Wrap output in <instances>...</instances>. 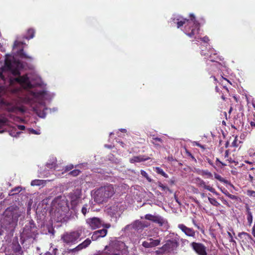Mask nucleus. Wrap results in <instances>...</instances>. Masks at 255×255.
I'll list each match as a JSON object with an SVG mask.
<instances>
[{
    "label": "nucleus",
    "mask_w": 255,
    "mask_h": 255,
    "mask_svg": "<svg viewBox=\"0 0 255 255\" xmlns=\"http://www.w3.org/2000/svg\"><path fill=\"white\" fill-rule=\"evenodd\" d=\"M54 95L48 93L45 90H39L37 88L26 91L24 102L29 104L33 111L40 118H44L46 115L47 108H44L45 101L50 100Z\"/></svg>",
    "instance_id": "f03ea898"
},
{
    "label": "nucleus",
    "mask_w": 255,
    "mask_h": 255,
    "mask_svg": "<svg viewBox=\"0 0 255 255\" xmlns=\"http://www.w3.org/2000/svg\"><path fill=\"white\" fill-rule=\"evenodd\" d=\"M23 43L22 42H20V41H18L17 40H16L15 42H14V45H13V47L14 48H16L17 47H18L19 45H21Z\"/></svg>",
    "instance_id": "de8ad7c7"
},
{
    "label": "nucleus",
    "mask_w": 255,
    "mask_h": 255,
    "mask_svg": "<svg viewBox=\"0 0 255 255\" xmlns=\"http://www.w3.org/2000/svg\"><path fill=\"white\" fill-rule=\"evenodd\" d=\"M120 130H121V131H123V132H126V129H124V128H122Z\"/></svg>",
    "instance_id": "338daca9"
},
{
    "label": "nucleus",
    "mask_w": 255,
    "mask_h": 255,
    "mask_svg": "<svg viewBox=\"0 0 255 255\" xmlns=\"http://www.w3.org/2000/svg\"><path fill=\"white\" fill-rule=\"evenodd\" d=\"M30 133L34 134H39L40 133V132L37 131L33 129H30Z\"/></svg>",
    "instance_id": "8fccbe9b"
},
{
    "label": "nucleus",
    "mask_w": 255,
    "mask_h": 255,
    "mask_svg": "<svg viewBox=\"0 0 255 255\" xmlns=\"http://www.w3.org/2000/svg\"><path fill=\"white\" fill-rule=\"evenodd\" d=\"M6 123V120L4 119H0V127H2ZM3 131H0V133L2 132Z\"/></svg>",
    "instance_id": "09e8293b"
},
{
    "label": "nucleus",
    "mask_w": 255,
    "mask_h": 255,
    "mask_svg": "<svg viewBox=\"0 0 255 255\" xmlns=\"http://www.w3.org/2000/svg\"><path fill=\"white\" fill-rule=\"evenodd\" d=\"M216 162H219V163H221V164L223 166H224L226 165V164H225V163H223L222 162H221V161L219 160V158H216Z\"/></svg>",
    "instance_id": "5fc2aeb1"
},
{
    "label": "nucleus",
    "mask_w": 255,
    "mask_h": 255,
    "mask_svg": "<svg viewBox=\"0 0 255 255\" xmlns=\"http://www.w3.org/2000/svg\"><path fill=\"white\" fill-rule=\"evenodd\" d=\"M119 204H116L110 208V212L113 215H116L118 212Z\"/></svg>",
    "instance_id": "cd10ccee"
},
{
    "label": "nucleus",
    "mask_w": 255,
    "mask_h": 255,
    "mask_svg": "<svg viewBox=\"0 0 255 255\" xmlns=\"http://www.w3.org/2000/svg\"><path fill=\"white\" fill-rule=\"evenodd\" d=\"M24 212V210L16 206H12L7 208L3 213V217L0 220V224L2 228L11 230L17 224L18 218Z\"/></svg>",
    "instance_id": "39448f33"
},
{
    "label": "nucleus",
    "mask_w": 255,
    "mask_h": 255,
    "mask_svg": "<svg viewBox=\"0 0 255 255\" xmlns=\"http://www.w3.org/2000/svg\"><path fill=\"white\" fill-rule=\"evenodd\" d=\"M17 129L20 130H24L25 129V126L23 125L16 126V128L15 129V131H13L12 129L10 131V135L12 136L15 137L18 136L21 132L20 131H16Z\"/></svg>",
    "instance_id": "b1692460"
},
{
    "label": "nucleus",
    "mask_w": 255,
    "mask_h": 255,
    "mask_svg": "<svg viewBox=\"0 0 255 255\" xmlns=\"http://www.w3.org/2000/svg\"><path fill=\"white\" fill-rule=\"evenodd\" d=\"M37 234L36 227L34 222L31 220L25 225L23 232L21 234L20 240L21 244H23L26 242L29 244L32 243Z\"/></svg>",
    "instance_id": "6e6552de"
},
{
    "label": "nucleus",
    "mask_w": 255,
    "mask_h": 255,
    "mask_svg": "<svg viewBox=\"0 0 255 255\" xmlns=\"http://www.w3.org/2000/svg\"><path fill=\"white\" fill-rule=\"evenodd\" d=\"M80 196L81 194L79 190L76 191L71 195V203L72 206H76L77 204Z\"/></svg>",
    "instance_id": "4be33fe9"
},
{
    "label": "nucleus",
    "mask_w": 255,
    "mask_h": 255,
    "mask_svg": "<svg viewBox=\"0 0 255 255\" xmlns=\"http://www.w3.org/2000/svg\"><path fill=\"white\" fill-rule=\"evenodd\" d=\"M201 196L202 198H204L205 197L206 195H205V193H201Z\"/></svg>",
    "instance_id": "0e129e2a"
},
{
    "label": "nucleus",
    "mask_w": 255,
    "mask_h": 255,
    "mask_svg": "<svg viewBox=\"0 0 255 255\" xmlns=\"http://www.w3.org/2000/svg\"><path fill=\"white\" fill-rule=\"evenodd\" d=\"M17 55L21 58H25V59H32V58L29 56H28L26 53H25L23 51V49H21L17 51Z\"/></svg>",
    "instance_id": "bb28decb"
},
{
    "label": "nucleus",
    "mask_w": 255,
    "mask_h": 255,
    "mask_svg": "<svg viewBox=\"0 0 255 255\" xmlns=\"http://www.w3.org/2000/svg\"><path fill=\"white\" fill-rule=\"evenodd\" d=\"M228 236H229V237H230V238H232V237H232V235L231 233H230V232H228Z\"/></svg>",
    "instance_id": "e2e57ef3"
},
{
    "label": "nucleus",
    "mask_w": 255,
    "mask_h": 255,
    "mask_svg": "<svg viewBox=\"0 0 255 255\" xmlns=\"http://www.w3.org/2000/svg\"><path fill=\"white\" fill-rule=\"evenodd\" d=\"M126 252L125 244L121 241H116L106 246L104 250L99 251L94 255H123Z\"/></svg>",
    "instance_id": "423d86ee"
},
{
    "label": "nucleus",
    "mask_w": 255,
    "mask_h": 255,
    "mask_svg": "<svg viewBox=\"0 0 255 255\" xmlns=\"http://www.w3.org/2000/svg\"><path fill=\"white\" fill-rule=\"evenodd\" d=\"M145 219L158 224L160 227H163L165 229L168 227L167 221L159 215L146 214Z\"/></svg>",
    "instance_id": "9b49d317"
},
{
    "label": "nucleus",
    "mask_w": 255,
    "mask_h": 255,
    "mask_svg": "<svg viewBox=\"0 0 255 255\" xmlns=\"http://www.w3.org/2000/svg\"><path fill=\"white\" fill-rule=\"evenodd\" d=\"M221 191L224 194H225L226 196L229 197L230 199H236V196L230 194L227 190L224 189V190H221Z\"/></svg>",
    "instance_id": "4c0bfd02"
},
{
    "label": "nucleus",
    "mask_w": 255,
    "mask_h": 255,
    "mask_svg": "<svg viewBox=\"0 0 255 255\" xmlns=\"http://www.w3.org/2000/svg\"><path fill=\"white\" fill-rule=\"evenodd\" d=\"M18 110L21 113H24L25 110L23 108H19Z\"/></svg>",
    "instance_id": "bf43d9fd"
},
{
    "label": "nucleus",
    "mask_w": 255,
    "mask_h": 255,
    "mask_svg": "<svg viewBox=\"0 0 255 255\" xmlns=\"http://www.w3.org/2000/svg\"><path fill=\"white\" fill-rule=\"evenodd\" d=\"M102 226L108 229L111 227V225L110 224H104V222H103V225H102Z\"/></svg>",
    "instance_id": "603ef678"
},
{
    "label": "nucleus",
    "mask_w": 255,
    "mask_h": 255,
    "mask_svg": "<svg viewBox=\"0 0 255 255\" xmlns=\"http://www.w3.org/2000/svg\"><path fill=\"white\" fill-rule=\"evenodd\" d=\"M195 180H196L197 184L199 187H203L205 189H206V190L210 191L211 192L215 194L216 195H218V193L215 191L214 188H213V187H212L210 186L207 185L206 184L205 182L203 180L201 179L200 178H199V177L196 178L195 179Z\"/></svg>",
    "instance_id": "dca6fc26"
},
{
    "label": "nucleus",
    "mask_w": 255,
    "mask_h": 255,
    "mask_svg": "<svg viewBox=\"0 0 255 255\" xmlns=\"http://www.w3.org/2000/svg\"><path fill=\"white\" fill-rule=\"evenodd\" d=\"M140 173L142 175V176L144 177L149 182H151V179L149 178L147 173L145 171L141 170Z\"/></svg>",
    "instance_id": "ea45409f"
},
{
    "label": "nucleus",
    "mask_w": 255,
    "mask_h": 255,
    "mask_svg": "<svg viewBox=\"0 0 255 255\" xmlns=\"http://www.w3.org/2000/svg\"><path fill=\"white\" fill-rule=\"evenodd\" d=\"M12 249L14 253L17 255H21L22 254L23 251L21 247L18 243L17 238H15V239L13 240L12 243Z\"/></svg>",
    "instance_id": "412c9836"
},
{
    "label": "nucleus",
    "mask_w": 255,
    "mask_h": 255,
    "mask_svg": "<svg viewBox=\"0 0 255 255\" xmlns=\"http://www.w3.org/2000/svg\"><path fill=\"white\" fill-rule=\"evenodd\" d=\"M73 168V166L72 165H71L70 166H68L66 167L65 170L69 171V170H70L71 169H72Z\"/></svg>",
    "instance_id": "864d4df0"
},
{
    "label": "nucleus",
    "mask_w": 255,
    "mask_h": 255,
    "mask_svg": "<svg viewBox=\"0 0 255 255\" xmlns=\"http://www.w3.org/2000/svg\"><path fill=\"white\" fill-rule=\"evenodd\" d=\"M192 145H193V146H195H195H197L200 147H201V148H203V149H205V147H204V145H201V144H200V143H199L198 142H197V141H193V142H192Z\"/></svg>",
    "instance_id": "c03bdc74"
},
{
    "label": "nucleus",
    "mask_w": 255,
    "mask_h": 255,
    "mask_svg": "<svg viewBox=\"0 0 255 255\" xmlns=\"http://www.w3.org/2000/svg\"><path fill=\"white\" fill-rule=\"evenodd\" d=\"M23 68V64L14 57L5 59L3 65L0 68V94L8 91L18 92L19 89L13 87L15 84L25 89H31L40 85L39 79L35 82L27 75L21 76L20 70Z\"/></svg>",
    "instance_id": "f257e3e1"
},
{
    "label": "nucleus",
    "mask_w": 255,
    "mask_h": 255,
    "mask_svg": "<svg viewBox=\"0 0 255 255\" xmlns=\"http://www.w3.org/2000/svg\"><path fill=\"white\" fill-rule=\"evenodd\" d=\"M87 224L92 230H95L102 227L103 221L97 217L90 218L86 221Z\"/></svg>",
    "instance_id": "4468645a"
},
{
    "label": "nucleus",
    "mask_w": 255,
    "mask_h": 255,
    "mask_svg": "<svg viewBox=\"0 0 255 255\" xmlns=\"http://www.w3.org/2000/svg\"><path fill=\"white\" fill-rule=\"evenodd\" d=\"M148 159V158H144L143 156L140 155L133 157L130 159L129 161L130 163L139 162L141 161H145Z\"/></svg>",
    "instance_id": "393cba45"
},
{
    "label": "nucleus",
    "mask_w": 255,
    "mask_h": 255,
    "mask_svg": "<svg viewBox=\"0 0 255 255\" xmlns=\"http://www.w3.org/2000/svg\"><path fill=\"white\" fill-rule=\"evenodd\" d=\"M155 170H156V172L157 173L161 174L162 176H163L165 178H167L168 177V175L166 173H165L164 172V171L161 168H160V167H156L155 168Z\"/></svg>",
    "instance_id": "c9c22d12"
},
{
    "label": "nucleus",
    "mask_w": 255,
    "mask_h": 255,
    "mask_svg": "<svg viewBox=\"0 0 255 255\" xmlns=\"http://www.w3.org/2000/svg\"><path fill=\"white\" fill-rule=\"evenodd\" d=\"M174 23H177V27L180 28L185 25L184 32L190 37H194L196 39H201L204 42H207L209 39L208 37L203 38L197 35L199 30V23L196 20L195 16L190 14V19H186L181 16H177L173 19Z\"/></svg>",
    "instance_id": "7ed1b4c3"
},
{
    "label": "nucleus",
    "mask_w": 255,
    "mask_h": 255,
    "mask_svg": "<svg viewBox=\"0 0 255 255\" xmlns=\"http://www.w3.org/2000/svg\"><path fill=\"white\" fill-rule=\"evenodd\" d=\"M239 236L241 237H243L247 240H253V238L252 237L251 235H250L249 234H248L247 233H245V232H242L241 233H240L239 235Z\"/></svg>",
    "instance_id": "473e14b6"
},
{
    "label": "nucleus",
    "mask_w": 255,
    "mask_h": 255,
    "mask_svg": "<svg viewBox=\"0 0 255 255\" xmlns=\"http://www.w3.org/2000/svg\"><path fill=\"white\" fill-rule=\"evenodd\" d=\"M24 212V210L16 206H12L7 208L3 213V217L0 220V224L2 228L11 230L17 224L18 218Z\"/></svg>",
    "instance_id": "20e7f679"
},
{
    "label": "nucleus",
    "mask_w": 255,
    "mask_h": 255,
    "mask_svg": "<svg viewBox=\"0 0 255 255\" xmlns=\"http://www.w3.org/2000/svg\"><path fill=\"white\" fill-rule=\"evenodd\" d=\"M42 182H43V180H38V179L33 180L31 181V185L32 186L40 185L42 184Z\"/></svg>",
    "instance_id": "58836bf2"
},
{
    "label": "nucleus",
    "mask_w": 255,
    "mask_h": 255,
    "mask_svg": "<svg viewBox=\"0 0 255 255\" xmlns=\"http://www.w3.org/2000/svg\"><path fill=\"white\" fill-rule=\"evenodd\" d=\"M215 178L221 182H224L225 180L220 175L218 174H215Z\"/></svg>",
    "instance_id": "49530a36"
},
{
    "label": "nucleus",
    "mask_w": 255,
    "mask_h": 255,
    "mask_svg": "<svg viewBox=\"0 0 255 255\" xmlns=\"http://www.w3.org/2000/svg\"><path fill=\"white\" fill-rule=\"evenodd\" d=\"M157 142L162 143L163 142V140L160 138L153 137L151 142L156 146H160L159 144L157 143Z\"/></svg>",
    "instance_id": "f704fd0d"
},
{
    "label": "nucleus",
    "mask_w": 255,
    "mask_h": 255,
    "mask_svg": "<svg viewBox=\"0 0 255 255\" xmlns=\"http://www.w3.org/2000/svg\"><path fill=\"white\" fill-rule=\"evenodd\" d=\"M45 255H52V254L49 252H47L45 254Z\"/></svg>",
    "instance_id": "774afa93"
},
{
    "label": "nucleus",
    "mask_w": 255,
    "mask_h": 255,
    "mask_svg": "<svg viewBox=\"0 0 255 255\" xmlns=\"http://www.w3.org/2000/svg\"><path fill=\"white\" fill-rule=\"evenodd\" d=\"M56 159L53 158L51 163L48 162L46 164V166L48 168L52 169L56 168Z\"/></svg>",
    "instance_id": "e433bc0d"
},
{
    "label": "nucleus",
    "mask_w": 255,
    "mask_h": 255,
    "mask_svg": "<svg viewBox=\"0 0 255 255\" xmlns=\"http://www.w3.org/2000/svg\"><path fill=\"white\" fill-rule=\"evenodd\" d=\"M177 243L174 241H168L167 243L164 245L161 249L164 252H170L174 249L177 247Z\"/></svg>",
    "instance_id": "a211bd4d"
},
{
    "label": "nucleus",
    "mask_w": 255,
    "mask_h": 255,
    "mask_svg": "<svg viewBox=\"0 0 255 255\" xmlns=\"http://www.w3.org/2000/svg\"><path fill=\"white\" fill-rule=\"evenodd\" d=\"M247 195L252 197H255V191L253 190H248Z\"/></svg>",
    "instance_id": "a18cd8bd"
},
{
    "label": "nucleus",
    "mask_w": 255,
    "mask_h": 255,
    "mask_svg": "<svg viewBox=\"0 0 255 255\" xmlns=\"http://www.w3.org/2000/svg\"><path fill=\"white\" fill-rule=\"evenodd\" d=\"M148 225L149 224L147 223H146L145 222L136 220L131 224L127 225L124 228V230L125 231H126L133 229L138 231L139 230H142L145 227H147Z\"/></svg>",
    "instance_id": "ddd939ff"
},
{
    "label": "nucleus",
    "mask_w": 255,
    "mask_h": 255,
    "mask_svg": "<svg viewBox=\"0 0 255 255\" xmlns=\"http://www.w3.org/2000/svg\"><path fill=\"white\" fill-rule=\"evenodd\" d=\"M208 200L209 202L214 206L218 207L220 205V204L215 198L208 197Z\"/></svg>",
    "instance_id": "72a5a7b5"
},
{
    "label": "nucleus",
    "mask_w": 255,
    "mask_h": 255,
    "mask_svg": "<svg viewBox=\"0 0 255 255\" xmlns=\"http://www.w3.org/2000/svg\"><path fill=\"white\" fill-rule=\"evenodd\" d=\"M91 243V241L89 239H87L82 243L79 244L76 247L73 249H68L65 251V253L70 255H76L82 250L86 248Z\"/></svg>",
    "instance_id": "f8f14e48"
},
{
    "label": "nucleus",
    "mask_w": 255,
    "mask_h": 255,
    "mask_svg": "<svg viewBox=\"0 0 255 255\" xmlns=\"http://www.w3.org/2000/svg\"><path fill=\"white\" fill-rule=\"evenodd\" d=\"M229 156V151L228 150H226L225 151V158H228Z\"/></svg>",
    "instance_id": "052dcab7"
},
{
    "label": "nucleus",
    "mask_w": 255,
    "mask_h": 255,
    "mask_svg": "<svg viewBox=\"0 0 255 255\" xmlns=\"http://www.w3.org/2000/svg\"><path fill=\"white\" fill-rule=\"evenodd\" d=\"M142 245L145 248H152L151 245H150L149 242H148V240L147 241L143 242Z\"/></svg>",
    "instance_id": "37998d69"
},
{
    "label": "nucleus",
    "mask_w": 255,
    "mask_h": 255,
    "mask_svg": "<svg viewBox=\"0 0 255 255\" xmlns=\"http://www.w3.org/2000/svg\"><path fill=\"white\" fill-rule=\"evenodd\" d=\"M201 54L202 55L208 56V61L214 62V65L217 66L218 63L216 62V60L218 59V56L217 53H214L213 50H210L208 51L207 53H204L203 50H202Z\"/></svg>",
    "instance_id": "f3484780"
},
{
    "label": "nucleus",
    "mask_w": 255,
    "mask_h": 255,
    "mask_svg": "<svg viewBox=\"0 0 255 255\" xmlns=\"http://www.w3.org/2000/svg\"><path fill=\"white\" fill-rule=\"evenodd\" d=\"M198 174L202 176H206L208 178H211L212 177V174L208 170H199L197 171Z\"/></svg>",
    "instance_id": "c85d7f7f"
},
{
    "label": "nucleus",
    "mask_w": 255,
    "mask_h": 255,
    "mask_svg": "<svg viewBox=\"0 0 255 255\" xmlns=\"http://www.w3.org/2000/svg\"><path fill=\"white\" fill-rule=\"evenodd\" d=\"M80 172V171L79 170L75 169V170H74L71 171L69 173V174H70L72 176H76L79 175Z\"/></svg>",
    "instance_id": "79ce46f5"
},
{
    "label": "nucleus",
    "mask_w": 255,
    "mask_h": 255,
    "mask_svg": "<svg viewBox=\"0 0 255 255\" xmlns=\"http://www.w3.org/2000/svg\"><path fill=\"white\" fill-rule=\"evenodd\" d=\"M105 146V147H107L109 148L112 147L111 145H107V144H106Z\"/></svg>",
    "instance_id": "69168bd1"
},
{
    "label": "nucleus",
    "mask_w": 255,
    "mask_h": 255,
    "mask_svg": "<svg viewBox=\"0 0 255 255\" xmlns=\"http://www.w3.org/2000/svg\"><path fill=\"white\" fill-rule=\"evenodd\" d=\"M252 234L254 237H255V222L252 229Z\"/></svg>",
    "instance_id": "3c124183"
},
{
    "label": "nucleus",
    "mask_w": 255,
    "mask_h": 255,
    "mask_svg": "<svg viewBox=\"0 0 255 255\" xmlns=\"http://www.w3.org/2000/svg\"><path fill=\"white\" fill-rule=\"evenodd\" d=\"M232 145L234 146H237L236 138L235 139L234 141L232 142Z\"/></svg>",
    "instance_id": "6e6d98bb"
},
{
    "label": "nucleus",
    "mask_w": 255,
    "mask_h": 255,
    "mask_svg": "<svg viewBox=\"0 0 255 255\" xmlns=\"http://www.w3.org/2000/svg\"><path fill=\"white\" fill-rule=\"evenodd\" d=\"M21 187H20V186L16 187L14 188V189L11 190V191H10V192L9 193V195L12 196L14 194H17L19 192H20V191H21Z\"/></svg>",
    "instance_id": "7c9ffc66"
},
{
    "label": "nucleus",
    "mask_w": 255,
    "mask_h": 255,
    "mask_svg": "<svg viewBox=\"0 0 255 255\" xmlns=\"http://www.w3.org/2000/svg\"><path fill=\"white\" fill-rule=\"evenodd\" d=\"M246 214L247 215V219L249 226H251L253 223V217L251 212V210L248 205L246 207Z\"/></svg>",
    "instance_id": "5701e85b"
},
{
    "label": "nucleus",
    "mask_w": 255,
    "mask_h": 255,
    "mask_svg": "<svg viewBox=\"0 0 255 255\" xmlns=\"http://www.w3.org/2000/svg\"><path fill=\"white\" fill-rule=\"evenodd\" d=\"M115 193L114 186L112 184L102 186L95 192L94 200L98 204H101L107 201Z\"/></svg>",
    "instance_id": "0eeeda50"
},
{
    "label": "nucleus",
    "mask_w": 255,
    "mask_h": 255,
    "mask_svg": "<svg viewBox=\"0 0 255 255\" xmlns=\"http://www.w3.org/2000/svg\"><path fill=\"white\" fill-rule=\"evenodd\" d=\"M178 227L187 236L192 237H195V232L193 229L188 228L182 224H179Z\"/></svg>",
    "instance_id": "6ab92c4d"
},
{
    "label": "nucleus",
    "mask_w": 255,
    "mask_h": 255,
    "mask_svg": "<svg viewBox=\"0 0 255 255\" xmlns=\"http://www.w3.org/2000/svg\"><path fill=\"white\" fill-rule=\"evenodd\" d=\"M192 222H193V223L195 227H196L198 229H200L199 226L196 224V222H195V221L194 220H193Z\"/></svg>",
    "instance_id": "4d7b16f0"
},
{
    "label": "nucleus",
    "mask_w": 255,
    "mask_h": 255,
    "mask_svg": "<svg viewBox=\"0 0 255 255\" xmlns=\"http://www.w3.org/2000/svg\"><path fill=\"white\" fill-rule=\"evenodd\" d=\"M250 124H251V126L252 127H255V123L252 122H251Z\"/></svg>",
    "instance_id": "680f3d73"
},
{
    "label": "nucleus",
    "mask_w": 255,
    "mask_h": 255,
    "mask_svg": "<svg viewBox=\"0 0 255 255\" xmlns=\"http://www.w3.org/2000/svg\"><path fill=\"white\" fill-rule=\"evenodd\" d=\"M107 234V230L106 229H103L95 231L92 236V240L93 241H96L99 238H103L106 236Z\"/></svg>",
    "instance_id": "aec40b11"
},
{
    "label": "nucleus",
    "mask_w": 255,
    "mask_h": 255,
    "mask_svg": "<svg viewBox=\"0 0 255 255\" xmlns=\"http://www.w3.org/2000/svg\"><path fill=\"white\" fill-rule=\"evenodd\" d=\"M80 236L81 234L78 231L66 233L62 236L61 240L66 245L72 246L76 243Z\"/></svg>",
    "instance_id": "9d476101"
},
{
    "label": "nucleus",
    "mask_w": 255,
    "mask_h": 255,
    "mask_svg": "<svg viewBox=\"0 0 255 255\" xmlns=\"http://www.w3.org/2000/svg\"><path fill=\"white\" fill-rule=\"evenodd\" d=\"M90 209V205L89 204H85L82 208L81 212L84 216H85L86 214L89 212Z\"/></svg>",
    "instance_id": "c756f323"
},
{
    "label": "nucleus",
    "mask_w": 255,
    "mask_h": 255,
    "mask_svg": "<svg viewBox=\"0 0 255 255\" xmlns=\"http://www.w3.org/2000/svg\"><path fill=\"white\" fill-rule=\"evenodd\" d=\"M34 36V31L32 29H29L28 30L27 35L25 37L26 39H29L32 38Z\"/></svg>",
    "instance_id": "2f4dec72"
},
{
    "label": "nucleus",
    "mask_w": 255,
    "mask_h": 255,
    "mask_svg": "<svg viewBox=\"0 0 255 255\" xmlns=\"http://www.w3.org/2000/svg\"><path fill=\"white\" fill-rule=\"evenodd\" d=\"M191 247L198 255H207L206 247L202 244L193 242Z\"/></svg>",
    "instance_id": "2eb2a0df"
},
{
    "label": "nucleus",
    "mask_w": 255,
    "mask_h": 255,
    "mask_svg": "<svg viewBox=\"0 0 255 255\" xmlns=\"http://www.w3.org/2000/svg\"><path fill=\"white\" fill-rule=\"evenodd\" d=\"M67 203L65 198L61 196L54 198L51 203V210L62 215L66 210Z\"/></svg>",
    "instance_id": "1a4fd4ad"
},
{
    "label": "nucleus",
    "mask_w": 255,
    "mask_h": 255,
    "mask_svg": "<svg viewBox=\"0 0 255 255\" xmlns=\"http://www.w3.org/2000/svg\"><path fill=\"white\" fill-rule=\"evenodd\" d=\"M158 187L159 188H160V189L162 191H166V190L170 191L169 189L168 188V187L167 186L164 185L163 184H162L160 182L158 183Z\"/></svg>",
    "instance_id": "a19ab883"
},
{
    "label": "nucleus",
    "mask_w": 255,
    "mask_h": 255,
    "mask_svg": "<svg viewBox=\"0 0 255 255\" xmlns=\"http://www.w3.org/2000/svg\"><path fill=\"white\" fill-rule=\"evenodd\" d=\"M148 242H149L150 245L152 248L156 247L160 244L161 242V239L159 238L156 240H154L152 238H149L148 239Z\"/></svg>",
    "instance_id": "a878e982"
},
{
    "label": "nucleus",
    "mask_w": 255,
    "mask_h": 255,
    "mask_svg": "<svg viewBox=\"0 0 255 255\" xmlns=\"http://www.w3.org/2000/svg\"><path fill=\"white\" fill-rule=\"evenodd\" d=\"M221 200H222V201L223 203L224 204H225V205H228V206L229 205L228 202H227L226 200H225V199H222V198L221 199Z\"/></svg>",
    "instance_id": "13d9d810"
}]
</instances>
